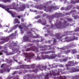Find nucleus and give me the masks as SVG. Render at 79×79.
I'll return each instance as SVG.
<instances>
[{"label":"nucleus","instance_id":"nucleus-1","mask_svg":"<svg viewBox=\"0 0 79 79\" xmlns=\"http://www.w3.org/2000/svg\"><path fill=\"white\" fill-rule=\"evenodd\" d=\"M36 6L37 9H40V10L44 9L45 11H47V10H49V9L50 10H51L52 9L54 10L58 9L56 6H52L48 7V2L46 3L44 5H40V6Z\"/></svg>","mask_w":79,"mask_h":79},{"label":"nucleus","instance_id":"nucleus-2","mask_svg":"<svg viewBox=\"0 0 79 79\" xmlns=\"http://www.w3.org/2000/svg\"><path fill=\"white\" fill-rule=\"evenodd\" d=\"M16 35V33H14L12 34L9 35L8 36H7L5 38H3L1 39V40H2V41H0V45L3 44L6 42H8L10 40V39H13L15 38V37Z\"/></svg>","mask_w":79,"mask_h":79},{"label":"nucleus","instance_id":"nucleus-3","mask_svg":"<svg viewBox=\"0 0 79 79\" xmlns=\"http://www.w3.org/2000/svg\"><path fill=\"white\" fill-rule=\"evenodd\" d=\"M63 23H62L61 21H59V23L57 24L56 27L58 29H61L62 28H64L65 26H67L66 23L67 22L65 20H64Z\"/></svg>","mask_w":79,"mask_h":79},{"label":"nucleus","instance_id":"nucleus-4","mask_svg":"<svg viewBox=\"0 0 79 79\" xmlns=\"http://www.w3.org/2000/svg\"><path fill=\"white\" fill-rule=\"evenodd\" d=\"M23 40L24 41L26 42H39V40H32V41H31V40L29 39V35H26L23 37Z\"/></svg>","mask_w":79,"mask_h":79},{"label":"nucleus","instance_id":"nucleus-5","mask_svg":"<svg viewBox=\"0 0 79 79\" xmlns=\"http://www.w3.org/2000/svg\"><path fill=\"white\" fill-rule=\"evenodd\" d=\"M0 7H1V8H2L3 9H5L6 11H7L8 12V13H10L12 17L13 18L15 17V14L12 13L11 11L9 10L10 8H8V7L7 6H4L2 4H0Z\"/></svg>","mask_w":79,"mask_h":79},{"label":"nucleus","instance_id":"nucleus-6","mask_svg":"<svg viewBox=\"0 0 79 79\" xmlns=\"http://www.w3.org/2000/svg\"><path fill=\"white\" fill-rule=\"evenodd\" d=\"M65 39L66 40V42H71V41H73V40H77L78 38L73 36L72 38L71 37H66L65 38Z\"/></svg>","mask_w":79,"mask_h":79},{"label":"nucleus","instance_id":"nucleus-7","mask_svg":"<svg viewBox=\"0 0 79 79\" xmlns=\"http://www.w3.org/2000/svg\"><path fill=\"white\" fill-rule=\"evenodd\" d=\"M65 39L66 40V42H71V41H73V40H77L78 38L73 36L72 38L71 37H66L65 38Z\"/></svg>","mask_w":79,"mask_h":79},{"label":"nucleus","instance_id":"nucleus-8","mask_svg":"<svg viewBox=\"0 0 79 79\" xmlns=\"http://www.w3.org/2000/svg\"><path fill=\"white\" fill-rule=\"evenodd\" d=\"M60 13H55L54 14L52 15L51 16L49 17V20H51V19H52L54 18H58L60 17Z\"/></svg>","mask_w":79,"mask_h":79},{"label":"nucleus","instance_id":"nucleus-9","mask_svg":"<svg viewBox=\"0 0 79 79\" xmlns=\"http://www.w3.org/2000/svg\"><path fill=\"white\" fill-rule=\"evenodd\" d=\"M26 8V6L24 5H23L22 6H20L16 10L18 11H24V10Z\"/></svg>","mask_w":79,"mask_h":79},{"label":"nucleus","instance_id":"nucleus-10","mask_svg":"<svg viewBox=\"0 0 79 79\" xmlns=\"http://www.w3.org/2000/svg\"><path fill=\"white\" fill-rule=\"evenodd\" d=\"M55 36L56 37V39H59L60 40L61 39V38L62 37H63V36H65V35H63V36H62V35L61 34H58V33H56L55 34Z\"/></svg>","mask_w":79,"mask_h":79},{"label":"nucleus","instance_id":"nucleus-11","mask_svg":"<svg viewBox=\"0 0 79 79\" xmlns=\"http://www.w3.org/2000/svg\"><path fill=\"white\" fill-rule=\"evenodd\" d=\"M20 67V69L21 68H23V69H30V68H29V66L27 65H19Z\"/></svg>","mask_w":79,"mask_h":79},{"label":"nucleus","instance_id":"nucleus-12","mask_svg":"<svg viewBox=\"0 0 79 79\" xmlns=\"http://www.w3.org/2000/svg\"><path fill=\"white\" fill-rule=\"evenodd\" d=\"M56 55L55 54H51L50 56H48V58L49 60L50 59H55L56 57Z\"/></svg>","mask_w":79,"mask_h":79},{"label":"nucleus","instance_id":"nucleus-13","mask_svg":"<svg viewBox=\"0 0 79 79\" xmlns=\"http://www.w3.org/2000/svg\"><path fill=\"white\" fill-rule=\"evenodd\" d=\"M51 53H55V52L52 51H48L47 52H40L41 54H48Z\"/></svg>","mask_w":79,"mask_h":79},{"label":"nucleus","instance_id":"nucleus-14","mask_svg":"<svg viewBox=\"0 0 79 79\" xmlns=\"http://www.w3.org/2000/svg\"><path fill=\"white\" fill-rule=\"evenodd\" d=\"M35 48V46H33L31 48H27V49L26 50V52H28V51H30V50H33V51H34Z\"/></svg>","mask_w":79,"mask_h":79},{"label":"nucleus","instance_id":"nucleus-15","mask_svg":"<svg viewBox=\"0 0 79 79\" xmlns=\"http://www.w3.org/2000/svg\"><path fill=\"white\" fill-rule=\"evenodd\" d=\"M66 66H74V62L72 61H69L67 64H66Z\"/></svg>","mask_w":79,"mask_h":79},{"label":"nucleus","instance_id":"nucleus-16","mask_svg":"<svg viewBox=\"0 0 79 79\" xmlns=\"http://www.w3.org/2000/svg\"><path fill=\"white\" fill-rule=\"evenodd\" d=\"M26 55L28 58L30 57H33L34 56V54L31 53H26Z\"/></svg>","mask_w":79,"mask_h":79},{"label":"nucleus","instance_id":"nucleus-17","mask_svg":"<svg viewBox=\"0 0 79 79\" xmlns=\"http://www.w3.org/2000/svg\"><path fill=\"white\" fill-rule=\"evenodd\" d=\"M52 76V73H47L46 75L45 76V79H48V77L49 76Z\"/></svg>","mask_w":79,"mask_h":79},{"label":"nucleus","instance_id":"nucleus-18","mask_svg":"<svg viewBox=\"0 0 79 79\" xmlns=\"http://www.w3.org/2000/svg\"><path fill=\"white\" fill-rule=\"evenodd\" d=\"M66 78L65 76H60V77H55L54 78V79H66Z\"/></svg>","mask_w":79,"mask_h":79},{"label":"nucleus","instance_id":"nucleus-19","mask_svg":"<svg viewBox=\"0 0 79 79\" xmlns=\"http://www.w3.org/2000/svg\"><path fill=\"white\" fill-rule=\"evenodd\" d=\"M41 58L43 60H45L46 58L47 59H48V55H42L41 56Z\"/></svg>","mask_w":79,"mask_h":79},{"label":"nucleus","instance_id":"nucleus-20","mask_svg":"<svg viewBox=\"0 0 79 79\" xmlns=\"http://www.w3.org/2000/svg\"><path fill=\"white\" fill-rule=\"evenodd\" d=\"M17 23L19 24V23H20V22L19 21L18 19H15L14 20V24H17Z\"/></svg>","mask_w":79,"mask_h":79},{"label":"nucleus","instance_id":"nucleus-21","mask_svg":"<svg viewBox=\"0 0 79 79\" xmlns=\"http://www.w3.org/2000/svg\"><path fill=\"white\" fill-rule=\"evenodd\" d=\"M28 66H29V68H30V69H30V68H32V69H34L35 68V64H33L31 65H28Z\"/></svg>","mask_w":79,"mask_h":79},{"label":"nucleus","instance_id":"nucleus-22","mask_svg":"<svg viewBox=\"0 0 79 79\" xmlns=\"http://www.w3.org/2000/svg\"><path fill=\"white\" fill-rule=\"evenodd\" d=\"M12 6L13 7L11 9H14V10H17V8H16V4L13 3L12 4Z\"/></svg>","mask_w":79,"mask_h":79},{"label":"nucleus","instance_id":"nucleus-23","mask_svg":"<svg viewBox=\"0 0 79 79\" xmlns=\"http://www.w3.org/2000/svg\"><path fill=\"white\" fill-rule=\"evenodd\" d=\"M71 3H73V4H75V3H79V0H75V1L72 0L71 1Z\"/></svg>","mask_w":79,"mask_h":79},{"label":"nucleus","instance_id":"nucleus-24","mask_svg":"<svg viewBox=\"0 0 79 79\" xmlns=\"http://www.w3.org/2000/svg\"><path fill=\"white\" fill-rule=\"evenodd\" d=\"M77 52V50L76 49H74L72 50H71V53L72 54H74L75 53H76Z\"/></svg>","mask_w":79,"mask_h":79},{"label":"nucleus","instance_id":"nucleus-25","mask_svg":"<svg viewBox=\"0 0 79 79\" xmlns=\"http://www.w3.org/2000/svg\"><path fill=\"white\" fill-rule=\"evenodd\" d=\"M71 8V6L69 5H68V6L65 8V11H68Z\"/></svg>","mask_w":79,"mask_h":79},{"label":"nucleus","instance_id":"nucleus-26","mask_svg":"<svg viewBox=\"0 0 79 79\" xmlns=\"http://www.w3.org/2000/svg\"><path fill=\"white\" fill-rule=\"evenodd\" d=\"M18 27V24H16V25L14 26L13 27L12 29L10 30V32H11L12 31H13V30H15V29H16V28H17Z\"/></svg>","mask_w":79,"mask_h":79},{"label":"nucleus","instance_id":"nucleus-27","mask_svg":"<svg viewBox=\"0 0 79 79\" xmlns=\"http://www.w3.org/2000/svg\"><path fill=\"white\" fill-rule=\"evenodd\" d=\"M39 47L40 48H44L43 49H42L41 50L42 51H45L47 49L46 48L42 46H39Z\"/></svg>","mask_w":79,"mask_h":79},{"label":"nucleus","instance_id":"nucleus-28","mask_svg":"<svg viewBox=\"0 0 79 79\" xmlns=\"http://www.w3.org/2000/svg\"><path fill=\"white\" fill-rule=\"evenodd\" d=\"M75 69H76V68H74L73 67L71 69V70H70L71 73H74L75 72Z\"/></svg>","mask_w":79,"mask_h":79},{"label":"nucleus","instance_id":"nucleus-29","mask_svg":"<svg viewBox=\"0 0 79 79\" xmlns=\"http://www.w3.org/2000/svg\"><path fill=\"white\" fill-rule=\"evenodd\" d=\"M0 1H2L4 3H6L7 2H11L10 0H0Z\"/></svg>","mask_w":79,"mask_h":79},{"label":"nucleus","instance_id":"nucleus-30","mask_svg":"<svg viewBox=\"0 0 79 79\" xmlns=\"http://www.w3.org/2000/svg\"><path fill=\"white\" fill-rule=\"evenodd\" d=\"M7 50H8V49L7 48L4 49V51L2 50L1 52H4V53H8Z\"/></svg>","mask_w":79,"mask_h":79},{"label":"nucleus","instance_id":"nucleus-31","mask_svg":"<svg viewBox=\"0 0 79 79\" xmlns=\"http://www.w3.org/2000/svg\"><path fill=\"white\" fill-rule=\"evenodd\" d=\"M72 17H73L74 19H76L77 18H79V16H78V15H73Z\"/></svg>","mask_w":79,"mask_h":79},{"label":"nucleus","instance_id":"nucleus-32","mask_svg":"<svg viewBox=\"0 0 79 79\" xmlns=\"http://www.w3.org/2000/svg\"><path fill=\"white\" fill-rule=\"evenodd\" d=\"M70 13H76V10H72L70 12Z\"/></svg>","mask_w":79,"mask_h":79},{"label":"nucleus","instance_id":"nucleus-33","mask_svg":"<svg viewBox=\"0 0 79 79\" xmlns=\"http://www.w3.org/2000/svg\"><path fill=\"white\" fill-rule=\"evenodd\" d=\"M75 32H79V27L77 28H76L75 30H74Z\"/></svg>","mask_w":79,"mask_h":79},{"label":"nucleus","instance_id":"nucleus-34","mask_svg":"<svg viewBox=\"0 0 79 79\" xmlns=\"http://www.w3.org/2000/svg\"><path fill=\"white\" fill-rule=\"evenodd\" d=\"M39 71V69H36L35 70H33L32 71V72H34V73H37V72H38Z\"/></svg>","mask_w":79,"mask_h":79},{"label":"nucleus","instance_id":"nucleus-35","mask_svg":"<svg viewBox=\"0 0 79 79\" xmlns=\"http://www.w3.org/2000/svg\"><path fill=\"white\" fill-rule=\"evenodd\" d=\"M12 62H13V60H11V59H10V60H9L7 63L10 64V63H12Z\"/></svg>","mask_w":79,"mask_h":79},{"label":"nucleus","instance_id":"nucleus-36","mask_svg":"<svg viewBox=\"0 0 79 79\" xmlns=\"http://www.w3.org/2000/svg\"><path fill=\"white\" fill-rule=\"evenodd\" d=\"M74 79H79V75H76L74 77Z\"/></svg>","mask_w":79,"mask_h":79},{"label":"nucleus","instance_id":"nucleus-37","mask_svg":"<svg viewBox=\"0 0 79 79\" xmlns=\"http://www.w3.org/2000/svg\"><path fill=\"white\" fill-rule=\"evenodd\" d=\"M44 68H47V66H45L44 67L42 66L41 68L40 69V70H41V71H43V70H44V69H43Z\"/></svg>","mask_w":79,"mask_h":79},{"label":"nucleus","instance_id":"nucleus-38","mask_svg":"<svg viewBox=\"0 0 79 79\" xmlns=\"http://www.w3.org/2000/svg\"><path fill=\"white\" fill-rule=\"evenodd\" d=\"M67 19L68 21H69L70 22H71V21H73V19H71L70 18H67Z\"/></svg>","mask_w":79,"mask_h":79},{"label":"nucleus","instance_id":"nucleus-39","mask_svg":"<svg viewBox=\"0 0 79 79\" xmlns=\"http://www.w3.org/2000/svg\"><path fill=\"white\" fill-rule=\"evenodd\" d=\"M40 18V16L39 15H37L35 17V19H39V18Z\"/></svg>","mask_w":79,"mask_h":79},{"label":"nucleus","instance_id":"nucleus-40","mask_svg":"<svg viewBox=\"0 0 79 79\" xmlns=\"http://www.w3.org/2000/svg\"><path fill=\"white\" fill-rule=\"evenodd\" d=\"M13 45L14 47H16L17 46V44L16 43H14L13 44Z\"/></svg>","mask_w":79,"mask_h":79},{"label":"nucleus","instance_id":"nucleus-41","mask_svg":"<svg viewBox=\"0 0 79 79\" xmlns=\"http://www.w3.org/2000/svg\"><path fill=\"white\" fill-rule=\"evenodd\" d=\"M68 61V59H64V60H63L62 61H64V62H66Z\"/></svg>","mask_w":79,"mask_h":79},{"label":"nucleus","instance_id":"nucleus-42","mask_svg":"<svg viewBox=\"0 0 79 79\" xmlns=\"http://www.w3.org/2000/svg\"><path fill=\"white\" fill-rule=\"evenodd\" d=\"M13 55V52H10L8 53V55Z\"/></svg>","mask_w":79,"mask_h":79},{"label":"nucleus","instance_id":"nucleus-43","mask_svg":"<svg viewBox=\"0 0 79 79\" xmlns=\"http://www.w3.org/2000/svg\"><path fill=\"white\" fill-rule=\"evenodd\" d=\"M47 24V22H46V20H44V23H42V24L43 25H45V24Z\"/></svg>","mask_w":79,"mask_h":79},{"label":"nucleus","instance_id":"nucleus-44","mask_svg":"<svg viewBox=\"0 0 79 79\" xmlns=\"http://www.w3.org/2000/svg\"><path fill=\"white\" fill-rule=\"evenodd\" d=\"M28 28L26 26L25 27L24 30L25 31H27V30H28Z\"/></svg>","mask_w":79,"mask_h":79},{"label":"nucleus","instance_id":"nucleus-45","mask_svg":"<svg viewBox=\"0 0 79 79\" xmlns=\"http://www.w3.org/2000/svg\"><path fill=\"white\" fill-rule=\"evenodd\" d=\"M67 67V69H71V68L69 67V66H66Z\"/></svg>","mask_w":79,"mask_h":79},{"label":"nucleus","instance_id":"nucleus-46","mask_svg":"<svg viewBox=\"0 0 79 79\" xmlns=\"http://www.w3.org/2000/svg\"><path fill=\"white\" fill-rule=\"evenodd\" d=\"M79 71V69H77L75 68V72H78Z\"/></svg>","mask_w":79,"mask_h":79},{"label":"nucleus","instance_id":"nucleus-47","mask_svg":"<svg viewBox=\"0 0 79 79\" xmlns=\"http://www.w3.org/2000/svg\"><path fill=\"white\" fill-rule=\"evenodd\" d=\"M19 29H21V30H22V29H23V27H21V26L20 25L19 26Z\"/></svg>","mask_w":79,"mask_h":79},{"label":"nucleus","instance_id":"nucleus-48","mask_svg":"<svg viewBox=\"0 0 79 79\" xmlns=\"http://www.w3.org/2000/svg\"><path fill=\"white\" fill-rule=\"evenodd\" d=\"M27 76L28 77V79H31V77H30V74L27 75Z\"/></svg>","mask_w":79,"mask_h":79},{"label":"nucleus","instance_id":"nucleus-49","mask_svg":"<svg viewBox=\"0 0 79 79\" xmlns=\"http://www.w3.org/2000/svg\"><path fill=\"white\" fill-rule=\"evenodd\" d=\"M20 69L19 65L18 66L17 68H15L16 69Z\"/></svg>","mask_w":79,"mask_h":79},{"label":"nucleus","instance_id":"nucleus-50","mask_svg":"<svg viewBox=\"0 0 79 79\" xmlns=\"http://www.w3.org/2000/svg\"><path fill=\"white\" fill-rule=\"evenodd\" d=\"M37 22H38V23H41V19H40L38 20L37 21Z\"/></svg>","mask_w":79,"mask_h":79},{"label":"nucleus","instance_id":"nucleus-51","mask_svg":"<svg viewBox=\"0 0 79 79\" xmlns=\"http://www.w3.org/2000/svg\"><path fill=\"white\" fill-rule=\"evenodd\" d=\"M49 47H50V48H49V49H48V50H51L52 49V46H48Z\"/></svg>","mask_w":79,"mask_h":79},{"label":"nucleus","instance_id":"nucleus-52","mask_svg":"<svg viewBox=\"0 0 79 79\" xmlns=\"http://www.w3.org/2000/svg\"><path fill=\"white\" fill-rule=\"evenodd\" d=\"M9 60H8V59H6L5 60V61H6V62H7V63H8Z\"/></svg>","mask_w":79,"mask_h":79},{"label":"nucleus","instance_id":"nucleus-53","mask_svg":"<svg viewBox=\"0 0 79 79\" xmlns=\"http://www.w3.org/2000/svg\"><path fill=\"white\" fill-rule=\"evenodd\" d=\"M60 9L61 10H64V8L63 7H62Z\"/></svg>","mask_w":79,"mask_h":79},{"label":"nucleus","instance_id":"nucleus-54","mask_svg":"<svg viewBox=\"0 0 79 79\" xmlns=\"http://www.w3.org/2000/svg\"><path fill=\"white\" fill-rule=\"evenodd\" d=\"M16 71H15V72H14V73L12 74V75H14V74H16Z\"/></svg>","mask_w":79,"mask_h":79},{"label":"nucleus","instance_id":"nucleus-55","mask_svg":"<svg viewBox=\"0 0 79 79\" xmlns=\"http://www.w3.org/2000/svg\"><path fill=\"white\" fill-rule=\"evenodd\" d=\"M76 57L77 59H79V55H77L76 56Z\"/></svg>","mask_w":79,"mask_h":79},{"label":"nucleus","instance_id":"nucleus-56","mask_svg":"<svg viewBox=\"0 0 79 79\" xmlns=\"http://www.w3.org/2000/svg\"><path fill=\"white\" fill-rule=\"evenodd\" d=\"M21 15H18L17 16V18H19V19H20V18H21Z\"/></svg>","mask_w":79,"mask_h":79},{"label":"nucleus","instance_id":"nucleus-57","mask_svg":"<svg viewBox=\"0 0 79 79\" xmlns=\"http://www.w3.org/2000/svg\"><path fill=\"white\" fill-rule=\"evenodd\" d=\"M65 54H66V55H68V54L69 53L67 51L65 52Z\"/></svg>","mask_w":79,"mask_h":79},{"label":"nucleus","instance_id":"nucleus-58","mask_svg":"<svg viewBox=\"0 0 79 79\" xmlns=\"http://www.w3.org/2000/svg\"><path fill=\"white\" fill-rule=\"evenodd\" d=\"M23 26L24 27H26V25H25V24H23Z\"/></svg>","mask_w":79,"mask_h":79},{"label":"nucleus","instance_id":"nucleus-59","mask_svg":"<svg viewBox=\"0 0 79 79\" xmlns=\"http://www.w3.org/2000/svg\"><path fill=\"white\" fill-rule=\"evenodd\" d=\"M67 51V52H68L69 53H70V52H71V50H68Z\"/></svg>","mask_w":79,"mask_h":79},{"label":"nucleus","instance_id":"nucleus-60","mask_svg":"<svg viewBox=\"0 0 79 79\" xmlns=\"http://www.w3.org/2000/svg\"><path fill=\"white\" fill-rule=\"evenodd\" d=\"M0 73H3V70H0Z\"/></svg>","mask_w":79,"mask_h":79},{"label":"nucleus","instance_id":"nucleus-61","mask_svg":"<svg viewBox=\"0 0 79 79\" xmlns=\"http://www.w3.org/2000/svg\"><path fill=\"white\" fill-rule=\"evenodd\" d=\"M54 43H56V39H54L53 41Z\"/></svg>","mask_w":79,"mask_h":79},{"label":"nucleus","instance_id":"nucleus-62","mask_svg":"<svg viewBox=\"0 0 79 79\" xmlns=\"http://www.w3.org/2000/svg\"><path fill=\"white\" fill-rule=\"evenodd\" d=\"M7 71L8 73H9V72H10V69H7Z\"/></svg>","mask_w":79,"mask_h":79},{"label":"nucleus","instance_id":"nucleus-63","mask_svg":"<svg viewBox=\"0 0 79 79\" xmlns=\"http://www.w3.org/2000/svg\"><path fill=\"white\" fill-rule=\"evenodd\" d=\"M60 50H65V49L64 48H60Z\"/></svg>","mask_w":79,"mask_h":79},{"label":"nucleus","instance_id":"nucleus-64","mask_svg":"<svg viewBox=\"0 0 79 79\" xmlns=\"http://www.w3.org/2000/svg\"><path fill=\"white\" fill-rule=\"evenodd\" d=\"M4 65H5V64H3L1 66V68H2V67L4 66Z\"/></svg>","mask_w":79,"mask_h":79}]
</instances>
